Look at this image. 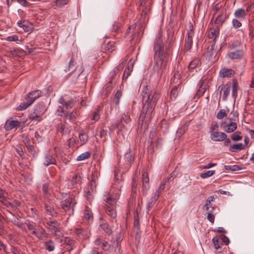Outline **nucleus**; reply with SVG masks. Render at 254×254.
Masks as SVG:
<instances>
[{
	"mask_svg": "<svg viewBox=\"0 0 254 254\" xmlns=\"http://www.w3.org/2000/svg\"><path fill=\"white\" fill-rule=\"evenodd\" d=\"M159 197V196H158V194H156L154 193V195L150 198V199L148 201L147 205V209L148 210V211H149L150 209L152 207L156 200L158 199Z\"/></svg>",
	"mask_w": 254,
	"mask_h": 254,
	"instance_id": "nucleus-29",
	"label": "nucleus"
},
{
	"mask_svg": "<svg viewBox=\"0 0 254 254\" xmlns=\"http://www.w3.org/2000/svg\"><path fill=\"white\" fill-rule=\"evenodd\" d=\"M189 31L188 32V37L185 40V48L189 51L191 48L192 43V37L194 35L193 25L191 23L189 25Z\"/></svg>",
	"mask_w": 254,
	"mask_h": 254,
	"instance_id": "nucleus-12",
	"label": "nucleus"
},
{
	"mask_svg": "<svg viewBox=\"0 0 254 254\" xmlns=\"http://www.w3.org/2000/svg\"><path fill=\"white\" fill-rule=\"evenodd\" d=\"M122 96V92L118 90L115 94L114 98V102L116 105H118L120 103V98Z\"/></svg>",
	"mask_w": 254,
	"mask_h": 254,
	"instance_id": "nucleus-49",
	"label": "nucleus"
},
{
	"mask_svg": "<svg viewBox=\"0 0 254 254\" xmlns=\"http://www.w3.org/2000/svg\"><path fill=\"white\" fill-rule=\"evenodd\" d=\"M226 115L225 110L224 109H221L217 113L216 117L218 119L221 120L225 117Z\"/></svg>",
	"mask_w": 254,
	"mask_h": 254,
	"instance_id": "nucleus-56",
	"label": "nucleus"
},
{
	"mask_svg": "<svg viewBox=\"0 0 254 254\" xmlns=\"http://www.w3.org/2000/svg\"><path fill=\"white\" fill-rule=\"evenodd\" d=\"M0 201L2 202L3 204L7 206L14 207V204L9 202L3 196L2 190L0 191Z\"/></svg>",
	"mask_w": 254,
	"mask_h": 254,
	"instance_id": "nucleus-36",
	"label": "nucleus"
},
{
	"mask_svg": "<svg viewBox=\"0 0 254 254\" xmlns=\"http://www.w3.org/2000/svg\"><path fill=\"white\" fill-rule=\"evenodd\" d=\"M167 36L165 49H164V47L163 46V50H162V52L161 54H165L167 57L169 58V54L172 50V44L174 39L173 33L171 31H168Z\"/></svg>",
	"mask_w": 254,
	"mask_h": 254,
	"instance_id": "nucleus-9",
	"label": "nucleus"
},
{
	"mask_svg": "<svg viewBox=\"0 0 254 254\" xmlns=\"http://www.w3.org/2000/svg\"><path fill=\"white\" fill-rule=\"evenodd\" d=\"M16 127V121L12 120L11 118L8 119L5 124L4 128L6 130H9Z\"/></svg>",
	"mask_w": 254,
	"mask_h": 254,
	"instance_id": "nucleus-23",
	"label": "nucleus"
},
{
	"mask_svg": "<svg viewBox=\"0 0 254 254\" xmlns=\"http://www.w3.org/2000/svg\"><path fill=\"white\" fill-rule=\"evenodd\" d=\"M178 94V88L175 86L173 88L170 93V98L171 100H175L177 98Z\"/></svg>",
	"mask_w": 254,
	"mask_h": 254,
	"instance_id": "nucleus-47",
	"label": "nucleus"
},
{
	"mask_svg": "<svg viewBox=\"0 0 254 254\" xmlns=\"http://www.w3.org/2000/svg\"><path fill=\"white\" fill-rule=\"evenodd\" d=\"M68 2V0H56V5L59 7H62Z\"/></svg>",
	"mask_w": 254,
	"mask_h": 254,
	"instance_id": "nucleus-53",
	"label": "nucleus"
},
{
	"mask_svg": "<svg viewBox=\"0 0 254 254\" xmlns=\"http://www.w3.org/2000/svg\"><path fill=\"white\" fill-rule=\"evenodd\" d=\"M75 104V102L73 100H68L66 102V103L64 105L66 109H69L72 108Z\"/></svg>",
	"mask_w": 254,
	"mask_h": 254,
	"instance_id": "nucleus-61",
	"label": "nucleus"
},
{
	"mask_svg": "<svg viewBox=\"0 0 254 254\" xmlns=\"http://www.w3.org/2000/svg\"><path fill=\"white\" fill-rule=\"evenodd\" d=\"M169 58L165 54H154V65L153 70L160 78L164 73L167 67Z\"/></svg>",
	"mask_w": 254,
	"mask_h": 254,
	"instance_id": "nucleus-2",
	"label": "nucleus"
},
{
	"mask_svg": "<svg viewBox=\"0 0 254 254\" xmlns=\"http://www.w3.org/2000/svg\"><path fill=\"white\" fill-rule=\"evenodd\" d=\"M84 217L85 219L88 220H90L92 218V214L87 207H86L84 211Z\"/></svg>",
	"mask_w": 254,
	"mask_h": 254,
	"instance_id": "nucleus-50",
	"label": "nucleus"
},
{
	"mask_svg": "<svg viewBox=\"0 0 254 254\" xmlns=\"http://www.w3.org/2000/svg\"><path fill=\"white\" fill-rule=\"evenodd\" d=\"M231 83L227 82L225 84H221L218 87V91H219V100L222 97L223 101H226L229 95L231 89Z\"/></svg>",
	"mask_w": 254,
	"mask_h": 254,
	"instance_id": "nucleus-8",
	"label": "nucleus"
},
{
	"mask_svg": "<svg viewBox=\"0 0 254 254\" xmlns=\"http://www.w3.org/2000/svg\"><path fill=\"white\" fill-rule=\"evenodd\" d=\"M131 71H132V69H130V68L129 66H128L127 68H126L125 70L124 71L123 75V79H127V77H128V76L130 75Z\"/></svg>",
	"mask_w": 254,
	"mask_h": 254,
	"instance_id": "nucleus-54",
	"label": "nucleus"
},
{
	"mask_svg": "<svg viewBox=\"0 0 254 254\" xmlns=\"http://www.w3.org/2000/svg\"><path fill=\"white\" fill-rule=\"evenodd\" d=\"M90 156V153L89 152H85L77 157V161H82L89 158Z\"/></svg>",
	"mask_w": 254,
	"mask_h": 254,
	"instance_id": "nucleus-45",
	"label": "nucleus"
},
{
	"mask_svg": "<svg viewBox=\"0 0 254 254\" xmlns=\"http://www.w3.org/2000/svg\"><path fill=\"white\" fill-rule=\"evenodd\" d=\"M43 164L45 166H48L50 165H56V160L52 154L47 153L44 157Z\"/></svg>",
	"mask_w": 254,
	"mask_h": 254,
	"instance_id": "nucleus-18",
	"label": "nucleus"
},
{
	"mask_svg": "<svg viewBox=\"0 0 254 254\" xmlns=\"http://www.w3.org/2000/svg\"><path fill=\"white\" fill-rule=\"evenodd\" d=\"M79 138L81 144H84L88 141V136L83 130H81L79 133Z\"/></svg>",
	"mask_w": 254,
	"mask_h": 254,
	"instance_id": "nucleus-34",
	"label": "nucleus"
},
{
	"mask_svg": "<svg viewBox=\"0 0 254 254\" xmlns=\"http://www.w3.org/2000/svg\"><path fill=\"white\" fill-rule=\"evenodd\" d=\"M143 106L139 117L138 124L141 126H147L154 115V109L158 101L160 95L156 91L153 94L150 92L147 86L144 87L142 91Z\"/></svg>",
	"mask_w": 254,
	"mask_h": 254,
	"instance_id": "nucleus-1",
	"label": "nucleus"
},
{
	"mask_svg": "<svg viewBox=\"0 0 254 254\" xmlns=\"http://www.w3.org/2000/svg\"><path fill=\"white\" fill-rule=\"evenodd\" d=\"M224 21H225V18H224V17L221 16V15H218L216 17L215 22L216 24H217L218 25H222V24L223 23V22H224Z\"/></svg>",
	"mask_w": 254,
	"mask_h": 254,
	"instance_id": "nucleus-59",
	"label": "nucleus"
},
{
	"mask_svg": "<svg viewBox=\"0 0 254 254\" xmlns=\"http://www.w3.org/2000/svg\"><path fill=\"white\" fill-rule=\"evenodd\" d=\"M115 186L113 187L110 194L104 196V200L110 205H114L117 202V200L120 195V189H114Z\"/></svg>",
	"mask_w": 254,
	"mask_h": 254,
	"instance_id": "nucleus-4",
	"label": "nucleus"
},
{
	"mask_svg": "<svg viewBox=\"0 0 254 254\" xmlns=\"http://www.w3.org/2000/svg\"><path fill=\"white\" fill-rule=\"evenodd\" d=\"M57 113L59 116L61 117H65V116H67L66 113L64 111L63 107L61 106L58 107Z\"/></svg>",
	"mask_w": 254,
	"mask_h": 254,
	"instance_id": "nucleus-55",
	"label": "nucleus"
},
{
	"mask_svg": "<svg viewBox=\"0 0 254 254\" xmlns=\"http://www.w3.org/2000/svg\"><path fill=\"white\" fill-rule=\"evenodd\" d=\"M133 225L134 230H136V233H137L138 232V231L139 230V222L138 218H134Z\"/></svg>",
	"mask_w": 254,
	"mask_h": 254,
	"instance_id": "nucleus-63",
	"label": "nucleus"
},
{
	"mask_svg": "<svg viewBox=\"0 0 254 254\" xmlns=\"http://www.w3.org/2000/svg\"><path fill=\"white\" fill-rule=\"evenodd\" d=\"M212 242L215 249L218 251V252H222L220 250L221 247L223 246L222 242L217 237H214L212 239Z\"/></svg>",
	"mask_w": 254,
	"mask_h": 254,
	"instance_id": "nucleus-27",
	"label": "nucleus"
},
{
	"mask_svg": "<svg viewBox=\"0 0 254 254\" xmlns=\"http://www.w3.org/2000/svg\"><path fill=\"white\" fill-rule=\"evenodd\" d=\"M150 189L149 179L147 172L144 171L142 175V187L141 192L142 195H146Z\"/></svg>",
	"mask_w": 254,
	"mask_h": 254,
	"instance_id": "nucleus-10",
	"label": "nucleus"
},
{
	"mask_svg": "<svg viewBox=\"0 0 254 254\" xmlns=\"http://www.w3.org/2000/svg\"><path fill=\"white\" fill-rule=\"evenodd\" d=\"M81 177L78 174L74 175L71 180V183L72 185L80 183L81 182Z\"/></svg>",
	"mask_w": 254,
	"mask_h": 254,
	"instance_id": "nucleus-46",
	"label": "nucleus"
},
{
	"mask_svg": "<svg viewBox=\"0 0 254 254\" xmlns=\"http://www.w3.org/2000/svg\"><path fill=\"white\" fill-rule=\"evenodd\" d=\"M219 28L217 26L210 29V32L208 33V37L209 39H213V41L218 36L219 34Z\"/></svg>",
	"mask_w": 254,
	"mask_h": 254,
	"instance_id": "nucleus-21",
	"label": "nucleus"
},
{
	"mask_svg": "<svg viewBox=\"0 0 254 254\" xmlns=\"http://www.w3.org/2000/svg\"><path fill=\"white\" fill-rule=\"evenodd\" d=\"M227 120L229 121L221 122L220 127L227 133L233 132L237 128V124L236 122H233V119L232 118H228Z\"/></svg>",
	"mask_w": 254,
	"mask_h": 254,
	"instance_id": "nucleus-7",
	"label": "nucleus"
},
{
	"mask_svg": "<svg viewBox=\"0 0 254 254\" xmlns=\"http://www.w3.org/2000/svg\"><path fill=\"white\" fill-rule=\"evenodd\" d=\"M64 242L65 245V248L68 251H71L76 247L75 241L69 237H65Z\"/></svg>",
	"mask_w": 254,
	"mask_h": 254,
	"instance_id": "nucleus-17",
	"label": "nucleus"
},
{
	"mask_svg": "<svg viewBox=\"0 0 254 254\" xmlns=\"http://www.w3.org/2000/svg\"><path fill=\"white\" fill-rule=\"evenodd\" d=\"M201 62L199 59H195L192 60L189 64L188 68L189 70H192L197 67L200 65Z\"/></svg>",
	"mask_w": 254,
	"mask_h": 254,
	"instance_id": "nucleus-28",
	"label": "nucleus"
},
{
	"mask_svg": "<svg viewBox=\"0 0 254 254\" xmlns=\"http://www.w3.org/2000/svg\"><path fill=\"white\" fill-rule=\"evenodd\" d=\"M131 119L129 115H128V113H124L122 115V117L120 120V122H124L127 124H128L130 123Z\"/></svg>",
	"mask_w": 254,
	"mask_h": 254,
	"instance_id": "nucleus-42",
	"label": "nucleus"
},
{
	"mask_svg": "<svg viewBox=\"0 0 254 254\" xmlns=\"http://www.w3.org/2000/svg\"><path fill=\"white\" fill-rule=\"evenodd\" d=\"M172 176H171L170 178H167V179L163 180L162 183L161 184L159 188L157 190H156L155 192V194H158V196H159L160 194L161 193V192L164 190L165 189V184L167 181H169V180L171 179V178H172Z\"/></svg>",
	"mask_w": 254,
	"mask_h": 254,
	"instance_id": "nucleus-33",
	"label": "nucleus"
},
{
	"mask_svg": "<svg viewBox=\"0 0 254 254\" xmlns=\"http://www.w3.org/2000/svg\"><path fill=\"white\" fill-rule=\"evenodd\" d=\"M17 32H28L32 28L31 23L27 20H19L17 23Z\"/></svg>",
	"mask_w": 254,
	"mask_h": 254,
	"instance_id": "nucleus-11",
	"label": "nucleus"
},
{
	"mask_svg": "<svg viewBox=\"0 0 254 254\" xmlns=\"http://www.w3.org/2000/svg\"><path fill=\"white\" fill-rule=\"evenodd\" d=\"M101 228L106 233L110 235L112 233V230L109 225L103 220L100 224Z\"/></svg>",
	"mask_w": 254,
	"mask_h": 254,
	"instance_id": "nucleus-25",
	"label": "nucleus"
},
{
	"mask_svg": "<svg viewBox=\"0 0 254 254\" xmlns=\"http://www.w3.org/2000/svg\"><path fill=\"white\" fill-rule=\"evenodd\" d=\"M241 132L239 131H237L233 133L231 136V138L233 141H239L242 139V136Z\"/></svg>",
	"mask_w": 254,
	"mask_h": 254,
	"instance_id": "nucleus-40",
	"label": "nucleus"
},
{
	"mask_svg": "<svg viewBox=\"0 0 254 254\" xmlns=\"http://www.w3.org/2000/svg\"><path fill=\"white\" fill-rule=\"evenodd\" d=\"M215 170H209L200 174V177L202 179H205L212 176L215 174Z\"/></svg>",
	"mask_w": 254,
	"mask_h": 254,
	"instance_id": "nucleus-43",
	"label": "nucleus"
},
{
	"mask_svg": "<svg viewBox=\"0 0 254 254\" xmlns=\"http://www.w3.org/2000/svg\"><path fill=\"white\" fill-rule=\"evenodd\" d=\"M73 62H73V60L72 59H70V60L69 61V62L68 63V67H66L65 69H64V71L65 72L69 71L71 70H72V69L74 68V64H73Z\"/></svg>",
	"mask_w": 254,
	"mask_h": 254,
	"instance_id": "nucleus-58",
	"label": "nucleus"
},
{
	"mask_svg": "<svg viewBox=\"0 0 254 254\" xmlns=\"http://www.w3.org/2000/svg\"><path fill=\"white\" fill-rule=\"evenodd\" d=\"M125 159L129 164H131L134 161V157L133 154L130 152H127L125 154Z\"/></svg>",
	"mask_w": 254,
	"mask_h": 254,
	"instance_id": "nucleus-38",
	"label": "nucleus"
},
{
	"mask_svg": "<svg viewBox=\"0 0 254 254\" xmlns=\"http://www.w3.org/2000/svg\"><path fill=\"white\" fill-rule=\"evenodd\" d=\"M238 84L236 79L233 80L232 95L235 100L238 95Z\"/></svg>",
	"mask_w": 254,
	"mask_h": 254,
	"instance_id": "nucleus-30",
	"label": "nucleus"
},
{
	"mask_svg": "<svg viewBox=\"0 0 254 254\" xmlns=\"http://www.w3.org/2000/svg\"><path fill=\"white\" fill-rule=\"evenodd\" d=\"M115 49V42L114 41H109L105 45L104 47V50L108 53H112Z\"/></svg>",
	"mask_w": 254,
	"mask_h": 254,
	"instance_id": "nucleus-26",
	"label": "nucleus"
},
{
	"mask_svg": "<svg viewBox=\"0 0 254 254\" xmlns=\"http://www.w3.org/2000/svg\"><path fill=\"white\" fill-rule=\"evenodd\" d=\"M113 206L114 205L108 206V205H106V212L111 218L114 219L117 216V213Z\"/></svg>",
	"mask_w": 254,
	"mask_h": 254,
	"instance_id": "nucleus-20",
	"label": "nucleus"
},
{
	"mask_svg": "<svg viewBox=\"0 0 254 254\" xmlns=\"http://www.w3.org/2000/svg\"><path fill=\"white\" fill-rule=\"evenodd\" d=\"M207 218L210 222L214 223L215 220V216L212 214V210L208 211Z\"/></svg>",
	"mask_w": 254,
	"mask_h": 254,
	"instance_id": "nucleus-62",
	"label": "nucleus"
},
{
	"mask_svg": "<svg viewBox=\"0 0 254 254\" xmlns=\"http://www.w3.org/2000/svg\"><path fill=\"white\" fill-rule=\"evenodd\" d=\"M234 14L238 18L244 19L246 15V10L242 8H238L235 10Z\"/></svg>",
	"mask_w": 254,
	"mask_h": 254,
	"instance_id": "nucleus-31",
	"label": "nucleus"
},
{
	"mask_svg": "<svg viewBox=\"0 0 254 254\" xmlns=\"http://www.w3.org/2000/svg\"><path fill=\"white\" fill-rule=\"evenodd\" d=\"M215 199V197L213 195L210 196L208 197L206 200V204H205V207L206 208V210L207 211H209V208L212 207V211L214 209V208L212 207V201H214Z\"/></svg>",
	"mask_w": 254,
	"mask_h": 254,
	"instance_id": "nucleus-35",
	"label": "nucleus"
},
{
	"mask_svg": "<svg viewBox=\"0 0 254 254\" xmlns=\"http://www.w3.org/2000/svg\"><path fill=\"white\" fill-rule=\"evenodd\" d=\"M121 25L120 23L115 22L112 26V31L115 33H119L120 31Z\"/></svg>",
	"mask_w": 254,
	"mask_h": 254,
	"instance_id": "nucleus-57",
	"label": "nucleus"
},
{
	"mask_svg": "<svg viewBox=\"0 0 254 254\" xmlns=\"http://www.w3.org/2000/svg\"><path fill=\"white\" fill-rule=\"evenodd\" d=\"M245 145L242 143L230 145L229 151L232 152H236L238 150H242L245 148Z\"/></svg>",
	"mask_w": 254,
	"mask_h": 254,
	"instance_id": "nucleus-22",
	"label": "nucleus"
},
{
	"mask_svg": "<svg viewBox=\"0 0 254 254\" xmlns=\"http://www.w3.org/2000/svg\"><path fill=\"white\" fill-rule=\"evenodd\" d=\"M101 249L104 251H108L110 249L111 245L106 241H103L101 246Z\"/></svg>",
	"mask_w": 254,
	"mask_h": 254,
	"instance_id": "nucleus-52",
	"label": "nucleus"
},
{
	"mask_svg": "<svg viewBox=\"0 0 254 254\" xmlns=\"http://www.w3.org/2000/svg\"><path fill=\"white\" fill-rule=\"evenodd\" d=\"M203 83L204 81L202 79L198 83L199 88L197 90V92L194 96V98H199L200 97L202 96L205 92L206 88L202 87Z\"/></svg>",
	"mask_w": 254,
	"mask_h": 254,
	"instance_id": "nucleus-19",
	"label": "nucleus"
},
{
	"mask_svg": "<svg viewBox=\"0 0 254 254\" xmlns=\"http://www.w3.org/2000/svg\"><path fill=\"white\" fill-rule=\"evenodd\" d=\"M44 245L46 250L49 252H52L55 250V243L51 240L45 242Z\"/></svg>",
	"mask_w": 254,
	"mask_h": 254,
	"instance_id": "nucleus-32",
	"label": "nucleus"
},
{
	"mask_svg": "<svg viewBox=\"0 0 254 254\" xmlns=\"http://www.w3.org/2000/svg\"><path fill=\"white\" fill-rule=\"evenodd\" d=\"M244 55V51L240 49L235 50L228 53V57L232 60L242 59Z\"/></svg>",
	"mask_w": 254,
	"mask_h": 254,
	"instance_id": "nucleus-15",
	"label": "nucleus"
},
{
	"mask_svg": "<svg viewBox=\"0 0 254 254\" xmlns=\"http://www.w3.org/2000/svg\"><path fill=\"white\" fill-rule=\"evenodd\" d=\"M22 141L26 145L29 143V138L27 134L23 133L21 135Z\"/></svg>",
	"mask_w": 254,
	"mask_h": 254,
	"instance_id": "nucleus-64",
	"label": "nucleus"
},
{
	"mask_svg": "<svg viewBox=\"0 0 254 254\" xmlns=\"http://www.w3.org/2000/svg\"><path fill=\"white\" fill-rule=\"evenodd\" d=\"M215 49V43L214 42L210 46H208L207 48V50L206 51V55L209 57V58H211V56L213 55V52Z\"/></svg>",
	"mask_w": 254,
	"mask_h": 254,
	"instance_id": "nucleus-41",
	"label": "nucleus"
},
{
	"mask_svg": "<svg viewBox=\"0 0 254 254\" xmlns=\"http://www.w3.org/2000/svg\"><path fill=\"white\" fill-rule=\"evenodd\" d=\"M45 208L46 210L52 216H57V213L55 211L54 208L48 203H46L45 204Z\"/></svg>",
	"mask_w": 254,
	"mask_h": 254,
	"instance_id": "nucleus-37",
	"label": "nucleus"
},
{
	"mask_svg": "<svg viewBox=\"0 0 254 254\" xmlns=\"http://www.w3.org/2000/svg\"><path fill=\"white\" fill-rule=\"evenodd\" d=\"M42 94L41 90H36L29 92L25 96V99L30 103L31 105L34 102V101L39 98Z\"/></svg>",
	"mask_w": 254,
	"mask_h": 254,
	"instance_id": "nucleus-13",
	"label": "nucleus"
},
{
	"mask_svg": "<svg viewBox=\"0 0 254 254\" xmlns=\"http://www.w3.org/2000/svg\"><path fill=\"white\" fill-rule=\"evenodd\" d=\"M66 117L68 118V120L70 122H73L76 118V116H77V113L76 111H73L70 112L69 114L66 113Z\"/></svg>",
	"mask_w": 254,
	"mask_h": 254,
	"instance_id": "nucleus-48",
	"label": "nucleus"
},
{
	"mask_svg": "<svg viewBox=\"0 0 254 254\" xmlns=\"http://www.w3.org/2000/svg\"><path fill=\"white\" fill-rule=\"evenodd\" d=\"M31 106L30 103H28L26 101L25 103H21L17 107V110L22 111L26 110Z\"/></svg>",
	"mask_w": 254,
	"mask_h": 254,
	"instance_id": "nucleus-44",
	"label": "nucleus"
},
{
	"mask_svg": "<svg viewBox=\"0 0 254 254\" xmlns=\"http://www.w3.org/2000/svg\"><path fill=\"white\" fill-rule=\"evenodd\" d=\"M38 232L40 236V240L42 239L43 236L46 238L48 236V234L46 233L45 230L43 228H41Z\"/></svg>",
	"mask_w": 254,
	"mask_h": 254,
	"instance_id": "nucleus-60",
	"label": "nucleus"
},
{
	"mask_svg": "<svg viewBox=\"0 0 254 254\" xmlns=\"http://www.w3.org/2000/svg\"><path fill=\"white\" fill-rule=\"evenodd\" d=\"M46 110L45 104L44 103H39L34 106L33 112L42 117Z\"/></svg>",
	"mask_w": 254,
	"mask_h": 254,
	"instance_id": "nucleus-16",
	"label": "nucleus"
},
{
	"mask_svg": "<svg viewBox=\"0 0 254 254\" xmlns=\"http://www.w3.org/2000/svg\"><path fill=\"white\" fill-rule=\"evenodd\" d=\"M163 33L161 30L158 31L157 37L154 41L153 51L154 54H161L163 50V42L162 40Z\"/></svg>",
	"mask_w": 254,
	"mask_h": 254,
	"instance_id": "nucleus-6",
	"label": "nucleus"
},
{
	"mask_svg": "<svg viewBox=\"0 0 254 254\" xmlns=\"http://www.w3.org/2000/svg\"><path fill=\"white\" fill-rule=\"evenodd\" d=\"M29 118L31 121H37V122H40L43 119L42 116H41L38 114H36L35 113H33V112L29 114Z\"/></svg>",
	"mask_w": 254,
	"mask_h": 254,
	"instance_id": "nucleus-39",
	"label": "nucleus"
},
{
	"mask_svg": "<svg viewBox=\"0 0 254 254\" xmlns=\"http://www.w3.org/2000/svg\"><path fill=\"white\" fill-rule=\"evenodd\" d=\"M76 204V202L75 199L70 197L62 201L61 207L68 216H71L73 214L74 207Z\"/></svg>",
	"mask_w": 254,
	"mask_h": 254,
	"instance_id": "nucleus-3",
	"label": "nucleus"
},
{
	"mask_svg": "<svg viewBox=\"0 0 254 254\" xmlns=\"http://www.w3.org/2000/svg\"><path fill=\"white\" fill-rule=\"evenodd\" d=\"M234 73V71L230 68H224L220 71V74L222 77H230Z\"/></svg>",
	"mask_w": 254,
	"mask_h": 254,
	"instance_id": "nucleus-24",
	"label": "nucleus"
},
{
	"mask_svg": "<svg viewBox=\"0 0 254 254\" xmlns=\"http://www.w3.org/2000/svg\"><path fill=\"white\" fill-rule=\"evenodd\" d=\"M225 168L227 170H230L232 171H238L241 169V167L238 165H226L225 166Z\"/></svg>",
	"mask_w": 254,
	"mask_h": 254,
	"instance_id": "nucleus-51",
	"label": "nucleus"
},
{
	"mask_svg": "<svg viewBox=\"0 0 254 254\" xmlns=\"http://www.w3.org/2000/svg\"><path fill=\"white\" fill-rule=\"evenodd\" d=\"M45 226L55 236L59 237L62 235L60 230V224L56 220L48 221Z\"/></svg>",
	"mask_w": 254,
	"mask_h": 254,
	"instance_id": "nucleus-5",
	"label": "nucleus"
},
{
	"mask_svg": "<svg viewBox=\"0 0 254 254\" xmlns=\"http://www.w3.org/2000/svg\"><path fill=\"white\" fill-rule=\"evenodd\" d=\"M227 134L223 132L215 131L210 135V138L214 141H222L226 139Z\"/></svg>",
	"mask_w": 254,
	"mask_h": 254,
	"instance_id": "nucleus-14",
	"label": "nucleus"
}]
</instances>
